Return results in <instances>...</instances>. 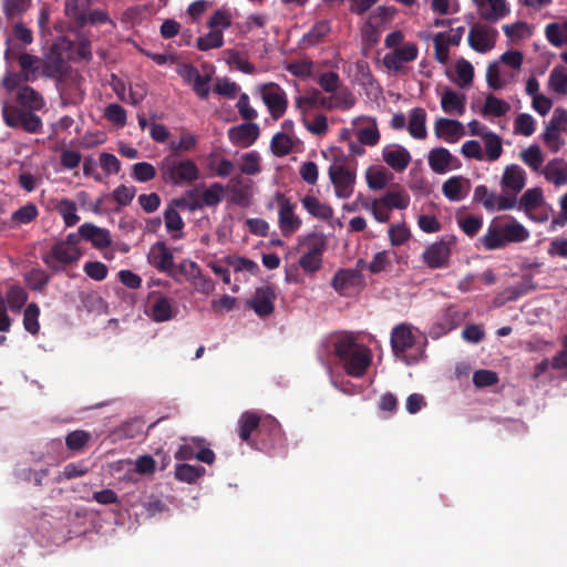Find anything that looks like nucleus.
Listing matches in <instances>:
<instances>
[{
  "instance_id": "f257e3e1",
  "label": "nucleus",
  "mask_w": 567,
  "mask_h": 567,
  "mask_svg": "<svg viewBox=\"0 0 567 567\" xmlns=\"http://www.w3.org/2000/svg\"><path fill=\"white\" fill-rule=\"evenodd\" d=\"M333 351L346 373L352 378H362L372 363L371 349L360 343L351 332L336 338Z\"/></svg>"
},
{
  "instance_id": "f03ea898",
  "label": "nucleus",
  "mask_w": 567,
  "mask_h": 567,
  "mask_svg": "<svg viewBox=\"0 0 567 567\" xmlns=\"http://www.w3.org/2000/svg\"><path fill=\"white\" fill-rule=\"evenodd\" d=\"M529 238V231L512 216L495 218L482 238L484 247L494 250L508 243H523Z\"/></svg>"
},
{
  "instance_id": "7ed1b4c3",
  "label": "nucleus",
  "mask_w": 567,
  "mask_h": 567,
  "mask_svg": "<svg viewBox=\"0 0 567 567\" xmlns=\"http://www.w3.org/2000/svg\"><path fill=\"white\" fill-rule=\"evenodd\" d=\"M161 181L169 186H183L195 183L200 178L197 164L190 158L165 155L158 163Z\"/></svg>"
},
{
  "instance_id": "20e7f679",
  "label": "nucleus",
  "mask_w": 567,
  "mask_h": 567,
  "mask_svg": "<svg viewBox=\"0 0 567 567\" xmlns=\"http://www.w3.org/2000/svg\"><path fill=\"white\" fill-rule=\"evenodd\" d=\"M419 339L411 324L405 322L396 324L392 329L390 339L393 354L409 365L419 362L424 355L426 343L424 338L422 342Z\"/></svg>"
},
{
  "instance_id": "39448f33",
  "label": "nucleus",
  "mask_w": 567,
  "mask_h": 567,
  "mask_svg": "<svg viewBox=\"0 0 567 567\" xmlns=\"http://www.w3.org/2000/svg\"><path fill=\"white\" fill-rule=\"evenodd\" d=\"M73 55L72 42L70 38H56V41L50 44L42 62V75L51 79L61 78L68 69V60Z\"/></svg>"
},
{
  "instance_id": "423d86ee",
  "label": "nucleus",
  "mask_w": 567,
  "mask_h": 567,
  "mask_svg": "<svg viewBox=\"0 0 567 567\" xmlns=\"http://www.w3.org/2000/svg\"><path fill=\"white\" fill-rule=\"evenodd\" d=\"M2 117L10 128L22 130L29 134H39L43 130V122L39 115L18 105H3Z\"/></svg>"
},
{
  "instance_id": "0eeeda50",
  "label": "nucleus",
  "mask_w": 567,
  "mask_h": 567,
  "mask_svg": "<svg viewBox=\"0 0 567 567\" xmlns=\"http://www.w3.org/2000/svg\"><path fill=\"white\" fill-rule=\"evenodd\" d=\"M301 245L305 251L299 259V266L307 274H315L322 268V256L327 249V238L323 234H309Z\"/></svg>"
},
{
  "instance_id": "6e6552de",
  "label": "nucleus",
  "mask_w": 567,
  "mask_h": 567,
  "mask_svg": "<svg viewBox=\"0 0 567 567\" xmlns=\"http://www.w3.org/2000/svg\"><path fill=\"white\" fill-rule=\"evenodd\" d=\"M404 38H385V47L391 49L383 58V64L389 70L399 72L403 64L417 58V47L414 43H401Z\"/></svg>"
},
{
  "instance_id": "1a4fd4ad",
  "label": "nucleus",
  "mask_w": 567,
  "mask_h": 567,
  "mask_svg": "<svg viewBox=\"0 0 567 567\" xmlns=\"http://www.w3.org/2000/svg\"><path fill=\"white\" fill-rule=\"evenodd\" d=\"M82 255L80 248L70 247L58 240L48 252L42 255V261L51 271L61 272L68 266L75 265Z\"/></svg>"
},
{
  "instance_id": "9d476101",
  "label": "nucleus",
  "mask_w": 567,
  "mask_h": 567,
  "mask_svg": "<svg viewBox=\"0 0 567 567\" xmlns=\"http://www.w3.org/2000/svg\"><path fill=\"white\" fill-rule=\"evenodd\" d=\"M275 199L279 206L278 226L285 237L291 236L301 227V219L295 214V205L281 192H277Z\"/></svg>"
},
{
  "instance_id": "9b49d317",
  "label": "nucleus",
  "mask_w": 567,
  "mask_h": 567,
  "mask_svg": "<svg viewBox=\"0 0 567 567\" xmlns=\"http://www.w3.org/2000/svg\"><path fill=\"white\" fill-rule=\"evenodd\" d=\"M473 200L481 204L489 213L515 208L513 197H506L505 194L497 195L496 192L489 190L485 185L475 187Z\"/></svg>"
},
{
  "instance_id": "f8f14e48",
  "label": "nucleus",
  "mask_w": 567,
  "mask_h": 567,
  "mask_svg": "<svg viewBox=\"0 0 567 567\" xmlns=\"http://www.w3.org/2000/svg\"><path fill=\"white\" fill-rule=\"evenodd\" d=\"M526 185V172L517 164L507 165L504 168L501 187L503 188L506 197H513L515 206L517 205V195L524 189Z\"/></svg>"
},
{
  "instance_id": "ddd939ff",
  "label": "nucleus",
  "mask_w": 567,
  "mask_h": 567,
  "mask_svg": "<svg viewBox=\"0 0 567 567\" xmlns=\"http://www.w3.org/2000/svg\"><path fill=\"white\" fill-rule=\"evenodd\" d=\"M453 239L442 238L430 245L423 252V262L431 269L444 268L449 265L451 257V246Z\"/></svg>"
},
{
  "instance_id": "4468645a",
  "label": "nucleus",
  "mask_w": 567,
  "mask_h": 567,
  "mask_svg": "<svg viewBox=\"0 0 567 567\" xmlns=\"http://www.w3.org/2000/svg\"><path fill=\"white\" fill-rule=\"evenodd\" d=\"M329 176L339 198H349L354 189L355 174L343 165H331Z\"/></svg>"
},
{
  "instance_id": "2eb2a0df",
  "label": "nucleus",
  "mask_w": 567,
  "mask_h": 567,
  "mask_svg": "<svg viewBox=\"0 0 567 567\" xmlns=\"http://www.w3.org/2000/svg\"><path fill=\"white\" fill-rule=\"evenodd\" d=\"M262 100L267 105L274 120L280 118L288 106L285 91L277 84H268L262 90Z\"/></svg>"
},
{
  "instance_id": "dca6fc26",
  "label": "nucleus",
  "mask_w": 567,
  "mask_h": 567,
  "mask_svg": "<svg viewBox=\"0 0 567 567\" xmlns=\"http://www.w3.org/2000/svg\"><path fill=\"white\" fill-rule=\"evenodd\" d=\"M276 299L275 290L270 286L257 288L252 298L247 302L259 317L264 318L271 315L275 310L274 301Z\"/></svg>"
},
{
  "instance_id": "f3484780",
  "label": "nucleus",
  "mask_w": 567,
  "mask_h": 567,
  "mask_svg": "<svg viewBox=\"0 0 567 567\" xmlns=\"http://www.w3.org/2000/svg\"><path fill=\"white\" fill-rule=\"evenodd\" d=\"M260 450L270 451L282 441V431L279 422L274 417H266L259 429Z\"/></svg>"
},
{
  "instance_id": "a211bd4d",
  "label": "nucleus",
  "mask_w": 567,
  "mask_h": 567,
  "mask_svg": "<svg viewBox=\"0 0 567 567\" xmlns=\"http://www.w3.org/2000/svg\"><path fill=\"white\" fill-rule=\"evenodd\" d=\"M435 25L446 27L447 29L439 31L434 35H463L465 32H467V35H489L486 30H478L475 25L462 19H437Z\"/></svg>"
},
{
  "instance_id": "6ab92c4d",
  "label": "nucleus",
  "mask_w": 567,
  "mask_h": 567,
  "mask_svg": "<svg viewBox=\"0 0 567 567\" xmlns=\"http://www.w3.org/2000/svg\"><path fill=\"white\" fill-rule=\"evenodd\" d=\"M148 300L151 302L148 316L155 322H165L174 318L175 311L172 301L167 297L153 291L148 295Z\"/></svg>"
},
{
  "instance_id": "aec40b11",
  "label": "nucleus",
  "mask_w": 567,
  "mask_h": 567,
  "mask_svg": "<svg viewBox=\"0 0 567 567\" xmlns=\"http://www.w3.org/2000/svg\"><path fill=\"white\" fill-rule=\"evenodd\" d=\"M175 207L186 208L188 206L184 198L174 199L172 205H169L164 210V221H165L167 231L172 235V238L181 239L183 236L182 230H183L185 224Z\"/></svg>"
},
{
  "instance_id": "412c9836",
  "label": "nucleus",
  "mask_w": 567,
  "mask_h": 567,
  "mask_svg": "<svg viewBox=\"0 0 567 567\" xmlns=\"http://www.w3.org/2000/svg\"><path fill=\"white\" fill-rule=\"evenodd\" d=\"M382 158L395 172H403L412 159L410 152L401 145L385 146Z\"/></svg>"
},
{
  "instance_id": "4be33fe9",
  "label": "nucleus",
  "mask_w": 567,
  "mask_h": 567,
  "mask_svg": "<svg viewBox=\"0 0 567 567\" xmlns=\"http://www.w3.org/2000/svg\"><path fill=\"white\" fill-rule=\"evenodd\" d=\"M259 136V126L256 123H243L228 130V137L243 147L252 145Z\"/></svg>"
},
{
  "instance_id": "5701e85b",
  "label": "nucleus",
  "mask_w": 567,
  "mask_h": 567,
  "mask_svg": "<svg viewBox=\"0 0 567 567\" xmlns=\"http://www.w3.org/2000/svg\"><path fill=\"white\" fill-rule=\"evenodd\" d=\"M262 420L252 411L244 412L238 421V435L241 441L252 445V433L256 434V440H259V429Z\"/></svg>"
},
{
  "instance_id": "b1692460",
  "label": "nucleus",
  "mask_w": 567,
  "mask_h": 567,
  "mask_svg": "<svg viewBox=\"0 0 567 567\" xmlns=\"http://www.w3.org/2000/svg\"><path fill=\"white\" fill-rule=\"evenodd\" d=\"M14 105H18L25 110H30L35 113L38 111H41L45 106V100L33 87L23 84L19 87L17 92Z\"/></svg>"
},
{
  "instance_id": "393cba45",
  "label": "nucleus",
  "mask_w": 567,
  "mask_h": 567,
  "mask_svg": "<svg viewBox=\"0 0 567 567\" xmlns=\"http://www.w3.org/2000/svg\"><path fill=\"white\" fill-rule=\"evenodd\" d=\"M429 165L437 174H444L450 166L457 168L460 162L447 148L436 147L429 153Z\"/></svg>"
},
{
  "instance_id": "a878e982",
  "label": "nucleus",
  "mask_w": 567,
  "mask_h": 567,
  "mask_svg": "<svg viewBox=\"0 0 567 567\" xmlns=\"http://www.w3.org/2000/svg\"><path fill=\"white\" fill-rule=\"evenodd\" d=\"M83 239L90 241L96 249H104L112 244L111 233L106 228H101L92 223H84L81 225Z\"/></svg>"
},
{
  "instance_id": "bb28decb",
  "label": "nucleus",
  "mask_w": 567,
  "mask_h": 567,
  "mask_svg": "<svg viewBox=\"0 0 567 567\" xmlns=\"http://www.w3.org/2000/svg\"><path fill=\"white\" fill-rule=\"evenodd\" d=\"M487 20L497 21L509 13L506 0H472Z\"/></svg>"
},
{
  "instance_id": "cd10ccee",
  "label": "nucleus",
  "mask_w": 567,
  "mask_h": 567,
  "mask_svg": "<svg viewBox=\"0 0 567 567\" xmlns=\"http://www.w3.org/2000/svg\"><path fill=\"white\" fill-rule=\"evenodd\" d=\"M360 280V272L354 269H339L332 280V288L340 295L347 296L349 290L355 287Z\"/></svg>"
},
{
  "instance_id": "c85d7f7f",
  "label": "nucleus",
  "mask_w": 567,
  "mask_h": 567,
  "mask_svg": "<svg viewBox=\"0 0 567 567\" xmlns=\"http://www.w3.org/2000/svg\"><path fill=\"white\" fill-rule=\"evenodd\" d=\"M150 262L161 271H168L173 267L174 257L165 243H156L148 254Z\"/></svg>"
},
{
  "instance_id": "c756f323",
  "label": "nucleus",
  "mask_w": 567,
  "mask_h": 567,
  "mask_svg": "<svg viewBox=\"0 0 567 567\" xmlns=\"http://www.w3.org/2000/svg\"><path fill=\"white\" fill-rule=\"evenodd\" d=\"M91 6V0H64V13L78 27L86 25V12Z\"/></svg>"
},
{
  "instance_id": "7c9ffc66",
  "label": "nucleus",
  "mask_w": 567,
  "mask_h": 567,
  "mask_svg": "<svg viewBox=\"0 0 567 567\" xmlns=\"http://www.w3.org/2000/svg\"><path fill=\"white\" fill-rule=\"evenodd\" d=\"M332 96H323L320 93V91L313 90L307 95L298 96L296 99V106L301 113H306L307 109H311L315 106H321L327 110H332Z\"/></svg>"
},
{
  "instance_id": "2f4dec72",
  "label": "nucleus",
  "mask_w": 567,
  "mask_h": 567,
  "mask_svg": "<svg viewBox=\"0 0 567 567\" xmlns=\"http://www.w3.org/2000/svg\"><path fill=\"white\" fill-rule=\"evenodd\" d=\"M233 21V16L229 9L223 7L213 12L207 20V27L210 30L206 35H221Z\"/></svg>"
},
{
  "instance_id": "473e14b6",
  "label": "nucleus",
  "mask_w": 567,
  "mask_h": 567,
  "mask_svg": "<svg viewBox=\"0 0 567 567\" xmlns=\"http://www.w3.org/2000/svg\"><path fill=\"white\" fill-rule=\"evenodd\" d=\"M543 204V189L539 187H534L524 192L519 200L517 199L516 207L518 210L524 212L527 217H532V212L540 207Z\"/></svg>"
},
{
  "instance_id": "72a5a7b5",
  "label": "nucleus",
  "mask_w": 567,
  "mask_h": 567,
  "mask_svg": "<svg viewBox=\"0 0 567 567\" xmlns=\"http://www.w3.org/2000/svg\"><path fill=\"white\" fill-rule=\"evenodd\" d=\"M545 178L556 186L567 185V163L555 158L548 162L543 171Z\"/></svg>"
},
{
  "instance_id": "f704fd0d",
  "label": "nucleus",
  "mask_w": 567,
  "mask_h": 567,
  "mask_svg": "<svg viewBox=\"0 0 567 567\" xmlns=\"http://www.w3.org/2000/svg\"><path fill=\"white\" fill-rule=\"evenodd\" d=\"M441 106L445 113L462 115L465 112V95L446 87L441 96Z\"/></svg>"
},
{
  "instance_id": "c9c22d12",
  "label": "nucleus",
  "mask_w": 567,
  "mask_h": 567,
  "mask_svg": "<svg viewBox=\"0 0 567 567\" xmlns=\"http://www.w3.org/2000/svg\"><path fill=\"white\" fill-rule=\"evenodd\" d=\"M426 113L422 107H415L410 112V121L408 131L413 138L425 140L427 136L426 131Z\"/></svg>"
},
{
  "instance_id": "e433bc0d",
  "label": "nucleus",
  "mask_w": 567,
  "mask_h": 567,
  "mask_svg": "<svg viewBox=\"0 0 567 567\" xmlns=\"http://www.w3.org/2000/svg\"><path fill=\"white\" fill-rule=\"evenodd\" d=\"M435 135L445 137L446 141L453 142L463 132V125L456 120L439 117L434 125Z\"/></svg>"
},
{
  "instance_id": "4c0bfd02",
  "label": "nucleus",
  "mask_w": 567,
  "mask_h": 567,
  "mask_svg": "<svg viewBox=\"0 0 567 567\" xmlns=\"http://www.w3.org/2000/svg\"><path fill=\"white\" fill-rule=\"evenodd\" d=\"M224 193V186L219 183H214L203 192L200 202H196L193 205H189L188 208L194 210L196 208H202L203 206H216L223 200Z\"/></svg>"
},
{
  "instance_id": "58836bf2",
  "label": "nucleus",
  "mask_w": 567,
  "mask_h": 567,
  "mask_svg": "<svg viewBox=\"0 0 567 567\" xmlns=\"http://www.w3.org/2000/svg\"><path fill=\"white\" fill-rule=\"evenodd\" d=\"M301 204L303 208L316 218L326 220L331 218L333 215V210L329 205L321 203L312 195H306L301 199Z\"/></svg>"
},
{
  "instance_id": "ea45409f",
  "label": "nucleus",
  "mask_w": 567,
  "mask_h": 567,
  "mask_svg": "<svg viewBox=\"0 0 567 567\" xmlns=\"http://www.w3.org/2000/svg\"><path fill=\"white\" fill-rule=\"evenodd\" d=\"M197 137L188 132L187 130H182L181 136L178 141H171L168 144V154H175V156H181L183 153H189L196 148Z\"/></svg>"
},
{
  "instance_id": "a19ab883",
  "label": "nucleus",
  "mask_w": 567,
  "mask_h": 567,
  "mask_svg": "<svg viewBox=\"0 0 567 567\" xmlns=\"http://www.w3.org/2000/svg\"><path fill=\"white\" fill-rule=\"evenodd\" d=\"M18 63L21 68L25 81L35 79L37 73L42 74L41 58L37 55L29 54L28 52H25L24 54L19 53Z\"/></svg>"
},
{
  "instance_id": "79ce46f5",
  "label": "nucleus",
  "mask_w": 567,
  "mask_h": 567,
  "mask_svg": "<svg viewBox=\"0 0 567 567\" xmlns=\"http://www.w3.org/2000/svg\"><path fill=\"white\" fill-rule=\"evenodd\" d=\"M28 297L29 295L23 287L13 285L8 289L4 300L11 311L19 312L25 305Z\"/></svg>"
},
{
  "instance_id": "37998d69",
  "label": "nucleus",
  "mask_w": 567,
  "mask_h": 567,
  "mask_svg": "<svg viewBox=\"0 0 567 567\" xmlns=\"http://www.w3.org/2000/svg\"><path fill=\"white\" fill-rule=\"evenodd\" d=\"M55 210L63 218L66 227H72L80 220V217L76 214V204L69 198L60 199L55 205Z\"/></svg>"
},
{
  "instance_id": "c03bdc74",
  "label": "nucleus",
  "mask_w": 567,
  "mask_h": 567,
  "mask_svg": "<svg viewBox=\"0 0 567 567\" xmlns=\"http://www.w3.org/2000/svg\"><path fill=\"white\" fill-rule=\"evenodd\" d=\"M50 275L42 268H32L24 275L27 286L38 292H42L50 282Z\"/></svg>"
},
{
  "instance_id": "a18cd8bd",
  "label": "nucleus",
  "mask_w": 567,
  "mask_h": 567,
  "mask_svg": "<svg viewBox=\"0 0 567 567\" xmlns=\"http://www.w3.org/2000/svg\"><path fill=\"white\" fill-rule=\"evenodd\" d=\"M394 14V9L388 7H378L369 17L368 25L373 33L383 31L382 27L388 23Z\"/></svg>"
},
{
  "instance_id": "49530a36",
  "label": "nucleus",
  "mask_w": 567,
  "mask_h": 567,
  "mask_svg": "<svg viewBox=\"0 0 567 567\" xmlns=\"http://www.w3.org/2000/svg\"><path fill=\"white\" fill-rule=\"evenodd\" d=\"M33 38H7L6 60L9 62L18 61L19 53L24 54L27 45L32 42Z\"/></svg>"
},
{
  "instance_id": "de8ad7c7",
  "label": "nucleus",
  "mask_w": 567,
  "mask_h": 567,
  "mask_svg": "<svg viewBox=\"0 0 567 567\" xmlns=\"http://www.w3.org/2000/svg\"><path fill=\"white\" fill-rule=\"evenodd\" d=\"M463 321V316L455 307H449L444 311L436 327L441 330V334H445L457 328Z\"/></svg>"
},
{
  "instance_id": "09e8293b",
  "label": "nucleus",
  "mask_w": 567,
  "mask_h": 567,
  "mask_svg": "<svg viewBox=\"0 0 567 567\" xmlns=\"http://www.w3.org/2000/svg\"><path fill=\"white\" fill-rule=\"evenodd\" d=\"M206 470L203 466L190 464H177L175 467V477L188 484L195 483L199 477L205 474Z\"/></svg>"
},
{
  "instance_id": "8fccbe9b",
  "label": "nucleus",
  "mask_w": 567,
  "mask_h": 567,
  "mask_svg": "<svg viewBox=\"0 0 567 567\" xmlns=\"http://www.w3.org/2000/svg\"><path fill=\"white\" fill-rule=\"evenodd\" d=\"M511 110V105L496 97L493 94H488L485 99L484 106L482 109V114L484 116L493 115L496 117L504 116Z\"/></svg>"
},
{
  "instance_id": "3c124183",
  "label": "nucleus",
  "mask_w": 567,
  "mask_h": 567,
  "mask_svg": "<svg viewBox=\"0 0 567 567\" xmlns=\"http://www.w3.org/2000/svg\"><path fill=\"white\" fill-rule=\"evenodd\" d=\"M463 182H467L462 176H453L444 182L442 186L443 195L453 202H458L465 197L463 193Z\"/></svg>"
},
{
  "instance_id": "603ef678",
  "label": "nucleus",
  "mask_w": 567,
  "mask_h": 567,
  "mask_svg": "<svg viewBox=\"0 0 567 567\" xmlns=\"http://www.w3.org/2000/svg\"><path fill=\"white\" fill-rule=\"evenodd\" d=\"M381 200L389 209H405L410 204V196L402 189L390 190L381 197Z\"/></svg>"
},
{
  "instance_id": "864d4df0",
  "label": "nucleus",
  "mask_w": 567,
  "mask_h": 567,
  "mask_svg": "<svg viewBox=\"0 0 567 567\" xmlns=\"http://www.w3.org/2000/svg\"><path fill=\"white\" fill-rule=\"evenodd\" d=\"M396 257L393 250H382L377 252L370 261L368 269L371 274H379L391 267L394 258Z\"/></svg>"
},
{
  "instance_id": "5fc2aeb1",
  "label": "nucleus",
  "mask_w": 567,
  "mask_h": 567,
  "mask_svg": "<svg viewBox=\"0 0 567 567\" xmlns=\"http://www.w3.org/2000/svg\"><path fill=\"white\" fill-rule=\"evenodd\" d=\"M39 317H40L39 306L34 302L29 303L23 312V328L25 329V331H28L32 336H35L39 333V330H40Z\"/></svg>"
},
{
  "instance_id": "6e6d98bb",
  "label": "nucleus",
  "mask_w": 567,
  "mask_h": 567,
  "mask_svg": "<svg viewBox=\"0 0 567 567\" xmlns=\"http://www.w3.org/2000/svg\"><path fill=\"white\" fill-rule=\"evenodd\" d=\"M548 86L557 94H567V71L564 66H555L551 70Z\"/></svg>"
},
{
  "instance_id": "4d7b16f0",
  "label": "nucleus",
  "mask_w": 567,
  "mask_h": 567,
  "mask_svg": "<svg viewBox=\"0 0 567 567\" xmlns=\"http://www.w3.org/2000/svg\"><path fill=\"white\" fill-rule=\"evenodd\" d=\"M520 159L529 166L533 171L537 172L544 163V155L538 145L534 144L523 150L519 154Z\"/></svg>"
},
{
  "instance_id": "13d9d810",
  "label": "nucleus",
  "mask_w": 567,
  "mask_h": 567,
  "mask_svg": "<svg viewBox=\"0 0 567 567\" xmlns=\"http://www.w3.org/2000/svg\"><path fill=\"white\" fill-rule=\"evenodd\" d=\"M157 169L154 165L147 162H138L132 166L131 176L140 183H146L155 178Z\"/></svg>"
},
{
  "instance_id": "bf43d9fd",
  "label": "nucleus",
  "mask_w": 567,
  "mask_h": 567,
  "mask_svg": "<svg viewBox=\"0 0 567 567\" xmlns=\"http://www.w3.org/2000/svg\"><path fill=\"white\" fill-rule=\"evenodd\" d=\"M462 38H433L435 58L440 63L449 61L450 51L449 45H458Z\"/></svg>"
},
{
  "instance_id": "052dcab7",
  "label": "nucleus",
  "mask_w": 567,
  "mask_h": 567,
  "mask_svg": "<svg viewBox=\"0 0 567 567\" xmlns=\"http://www.w3.org/2000/svg\"><path fill=\"white\" fill-rule=\"evenodd\" d=\"M483 137L488 161L494 162L498 159L503 152L501 137L493 132L485 133Z\"/></svg>"
},
{
  "instance_id": "680f3d73",
  "label": "nucleus",
  "mask_w": 567,
  "mask_h": 567,
  "mask_svg": "<svg viewBox=\"0 0 567 567\" xmlns=\"http://www.w3.org/2000/svg\"><path fill=\"white\" fill-rule=\"evenodd\" d=\"M270 148L274 155L278 157L286 156L291 152L292 141L285 133H276L271 138Z\"/></svg>"
},
{
  "instance_id": "e2e57ef3",
  "label": "nucleus",
  "mask_w": 567,
  "mask_h": 567,
  "mask_svg": "<svg viewBox=\"0 0 567 567\" xmlns=\"http://www.w3.org/2000/svg\"><path fill=\"white\" fill-rule=\"evenodd\" d=\"M91 440V434L84 430L70 432L65 437V445L72 452L81 451Z\"/></svg>"
},
{
  "instance_id": "0e129e2a",
  "label": "nucleus",
  "mask_w": 567,
  "mask_h": 567,
  "mask_svg": "<svg viewBox=\"0 0 567 567\" xmlns=\"http://www.w3.org/2000/svg\"><path fill=\"white\" fill-rule=\"evenodd\" d=\"M536 128L535 120L528 113H520L514 121V133L524 136H530Z\"/></svg>"
},
{
  "instance_id": "69168bd1",
  "label": "nucleus",
  "mask_w": 567,
  "mask_h": 567,
  "mask_svg": "<svg viewBox=\"0 0 567 567\" xmlns=\"http://www.w3.org/2000/svg\"><path fill=\"white\" fill-rule=\"evenodd\" d=\"M143 421L140 419H134L118 426L116 434L121 439H135L143 434Z\"/></svg>"
},
{
  "instance_id": "338daca9",
  "label": "nucleus",
  "mask_w": 567,
  "mask_h": 567,
  "mask_svg": "<svg viewBox=\"0 0 567 567\" xmlns=\"http://www.w3.org/2000/svg\"><path fill=\"white\" fill-rule=\"evenodd\" d=\"M243 164L240 165V172L245 175H257L261 171L260 156L257 152L252 151L243 155Z\"/></svg>"
},
{
  "instance_id": "774afa93",
  "label": "nucleus",
  "mask_w": 567,
  "mask_h": 567,
  "mask_svg": "<svg viewBox=\"0 0 567 567\" xmlns=\"http://www.w3.org/2000/svg\"><path fill=\"white\" fill-rule=\"evenodd\" d=\"M39 215V210L37 206L32 203H28L24 206L17 209L12 216L11 219L13 223L24 225L29 224L32 220H34Z\"/></svg>"
}]
</instances>
